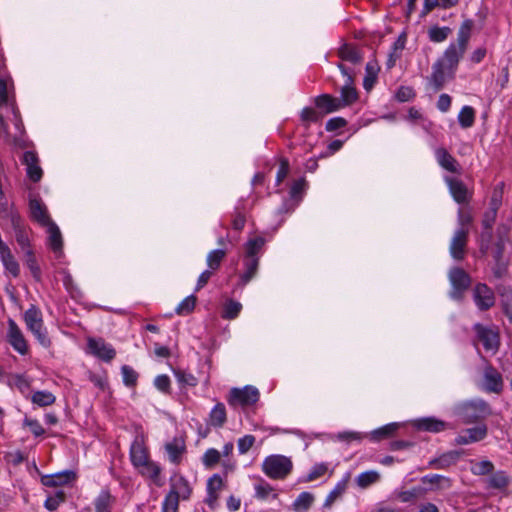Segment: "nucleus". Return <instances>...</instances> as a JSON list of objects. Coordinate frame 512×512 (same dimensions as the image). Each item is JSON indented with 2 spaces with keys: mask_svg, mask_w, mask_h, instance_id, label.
Instances as JSON below:
<instances>
[{
  "mask_svg": "<svg viewBox=\"0 0 512 512\" xmlns=\"http://www.w3.org/2000/svg\"><path fill=\"white\" fill-rule=\"evenodd\" d=\"M472 28L473 21L470 19L465 20L459 28L457 43L450 44L445 50L443 56L438 59L439 62L454 72L458 67L459 61L467 50Z\"/></svg>",
  "mask_w": 512,
  "mask_h": 512,
  "instance_id": "obj_1",
  "label": "nucleus"
},
{
  "mask_svg": "<svg viewBox=\"0 0 512 512\" xmlns=\"http://www.w3.org/2000/svg\"><path fill=\"white\" fill-rule=\"evenodd\" d=\"M489 405L485 401H470L461 404L456 414L463 424H472L490 415Z\"/></svg>",
  "mask_w": 512,
  "mask_h": 512,
  "instance_id": "obj_2",
  "label": "nucleus"
},
{
  "mask_svg": "<svg viewBox=\"0 0 512 512\" xmlns=\"http://www.w3.org/2000/svg\"><path fill=\"white\" fill-rule=\"evenodd\" d=\"M292 467L291 459L283 455L268 456L262 464L264 473L271 479L286 478L290 474Z\"/></svg>",
  "mask_w": 512,
  "mask_h": 512,
  "instance_id": "obj_3",
  "label": "nucleus"
},
{
  "mask_svg": "<svg viewBox=\"0 0 512 512\" xmlns=\"http://www.w3.org/2000/svg\"><path fill=\"white\" fill-rule=\"evenodd\" d=\"M24 321L28 329L35 335L40 344L44 347H48L51 342L46 333L43 331L41 312L36 306L32 305L24 313Z\"/></svg>",
  "mask_w": 512,
  "mask_h": 512,
  "instance_id": "obj_4",
  "label": "nucleus"
},
{
  "mask_svg": "<svg viewBox=\"0 0 512 512\" xmlns=\"http://www.w3.org/2000/svg\"><path fill=\"white\" fill-rule=\"evenodd\" d=\"M259 391L253 386L244 388H232L228 396V403L231 406H241L242 408L254 405L259 400Z\"/></svg>",
  "mask_w": 512,
  "mask_h": 512,
  "instance_id": "obj_5",
  "label": "nucleus"
},
{
  "mask_svg": "<svg viewBox=\"0 0 512 512\" xmlns=\"http://www.w3.org/2000/svg\"><path fill=\"white\" fill-rule=\"evenodd\" d=\"M449 280L452 285L450 292L451 298L461 300L464 292L468 290L471 285L472 279L470 275L460 267H453L449 271Z\"/></svg>",
  "mask_w": 512,
  "mask_h": 512,
  "instance_id": "obj_6",
  "label": "nucleus"
},
{
  "mask_svg": "<svg viewBox=\"0 0 512 512\" xmlns=\"http://www.w3.org/2000/svg\"><path fill=\"white\" fill-rule=\"evenodd\" d=\"M11 226L15 232V238L21 249L26 252L30 249L29 229L17 211L9 213Z\"/></svg>",
  "mask_w": 512,
  "mask_h": 512,
  "instance_id": "obj_7",
  "label": "nucleus"
},
{
  "mask_svg": "<svg viewBox=\"0 0 512 512\" xmlns=\"http://www.w3.org/2000/svg\"><path fill=\"white\" fill-rule=\"evenodd\" d=\"M468 237V228H458L455 231L450 243V254L453 259L460 261L465 258L467 253Z\"/></svg>",
  "mask_w": 512,
  "mask_h": 512,
  "instance_id": "obj_8",
  "label": "nucleus"
},
{
  "mask_svg": "<svg viewBox=\"0 0 512 512\" xmlns=\"http://www.w3.org/2000/svg\"><path fill=\"white\" fill-rule=\"evenodd\" d=\"M488 434V427L486 424H480L472 428L463 429L454 439L455 445H468L476 443L484 438Z\"/></svg>",
  "mask_w": 512,
  "mask_h": 512,
  "instance_id": "obj_9",
  "label": "nucleus"
},
{
  "mask_svg": "<svg viewBox=\"0 0 512 512\" xmlns=\"http://www.w3.org/2000/svg\"><path fill=\"white\" fill-rule=\"evenodd\" d=\"M473 300L480 311H487L495 305L494 292L484 283H478L474 287Z\"/></svg>",
  "mask_w": 512,
  "mask_h": 512,
  "instance_id": "obj_10",
  "label": "nucleus"
},
{
  "mask_svg": "<svg viewBox=\"0 0 512 512\" xmlns=\"http://www.w3.org/2000/svg\"><path fill=\"white\" fill-rule=\"evenodd\" d=\"M454 76L453 70L437 60L432 66V73L428 79L434 90L440 91L447 81L454 79Z\"/></svg>",
  "mask_w": 512,
  "mask_h": 512,
  "instance_id": "obj_11",
  "label": "nucleus"
},
{
  "mask_svg": "<svg viewBox=\"0 0 512 512\" xmlns=\"http://www.w3.org/2000/svg\"><path fill=\"white\" fill-rule=\"evenodd\" d=\"M87 345L92 355L105 362H111L116 356V350L102 338H89Z\"/></svg>",
  "mask_w": 512,
  "mask_h": 512,
  "instance_id": "obj_12",
  "label": "nucleus"
},
{
  "mask_svg": "<svg viewBox=\"0 0 512 512\" xmlns=\"http://www.w3.org/2000/svg\"><path fill=\"white\" fill-rule=\"evenodd\" d=\"M482 387L485 391L496 394L503 390L502 375L491 364L484 368Z\"/></svg>",
  "mask_w": 512,
  "mask_h": 512,
  "instance_id": "obj_13",
  "label": "nucleus"
},
{
  "mask_svg": "<svg viewBox=\"0 0 512 512\" xmlns=\"http://www.w3.org/2000/svg\"><path fill=\"white\" fill-rule=\"evenodd\" d=\"M478 340L483 344L486 351L496 352L499 349V334L480 323L474 325Z\"/></svg>",
  "mask_w": 512,
  "mask_h": 512,
  "instance_id": "obj_14",
  "label": "nucleus"
},
{
  "mask_svg": "<svg viewBox=\"0 0 512 512\" xmlns=\"http://www.w3.org/2000/svg\"><path fill=\"white\" fill-rule=\"evenodd\" d=\"M412 426L418 431L439 433L450 429V424L436 417H423L412 421Z\"/></svg>",
  "mask_w": 512,
  "mask_h": 512,
  "instance_id": "obj_15",
  "label": "nucleus"
},
{
  "mask_svg": "<svg viewBox=\"0 0 512 512\" xmlns=\"http://www.w3.org/2000/svg\"><path fill=\"white\" fill-rule=\"evenodd\" d=\"M22 163L26 166L28 178L33 182H39L43 176V171L39 165V158L34 151H26L22 157Z\"/></svg>",
  "mask_w": 512,
  "mask_h": 512,
  "instance_id": "obj_16",
  "label": "nucleus"
},
{
  "mask_svg": "<svg viewBox=\"0 0 512 512\" xmlns=\"http://www.w3.org/2000/svg\"><path fill=\"white\" fill-rule=\"evenodd\" d=\"M192 487L190 486L188 480L180 475L174 474L170 478V491L174 492V495L177 496L181 500H188L192 494Z\"/></svg>",
  "mask_w": 512,
  "mask_h": 512,
  "instance_id": "obj_17",
  "label": "nucleus"
},
{
  "mask_svg": "<svg viewBox=\"0 0 512 512\" xmlns=\"http://www.w3.org/2000/svg\"><path fill=\"white\" fill-rule=\"evenodd\" d=\"M8 324H9V332H8L9 343L20 354H22V355L27 354L28 345H27V342H26L21 330L19 329L17 324L12 319H10L8 321Z\"/></svg>",
  "mask_w": 512,
  "mask_h": 512,
  "instance_id": "obj_18",
  "label": "nucleus"
},
{
  "mask_svg": "<svg viewBox=\"0 0 512 512\" xmlns=\"http://www.w3.org/2000/svg\"><path fill=\"white\" fill-rule=\"evenodd\" d=\"M29 209L31 219L39 223L41 226H47L53 222L48 214L46 206L40 199H30Z\"/></svg>",
  "mask_w": 512,
  "mask_h": 512,
  "instance_id": "obj_19",
  "label": "nucleus"
},
{
  "mask_svg": "<svg viewBox=\"0 0 512 512\" xmlns=\"http://www.w3.org/2000/svg\"><path fill=\"white\" fill-rule=\"evenodd\" d=\"M462 452L451 450L441 454L439 457L433 458L429 461L428 467L433 469H447L450 466L455 465L459 458L461 457Z\"/></svg>",
  "mask_w": 512,
  "mask_h": 512,
  "instance_id": "obj_20",
  "label": "nucleus"
},
{
  "mask_svg": "<svg viewBox=\"0 0 512 512\" xmlns=\"http://www.w3.org/2000/svg\"><path fill=\"white\" fill-rule=\"evenodd\" d=\"M447 183L454 200L459 204L469 202L471 195L466 185L459 179L448 178Z\"/></svg>",
  "mask_w": 512,
  "mask_h": 512,
  "instance_id": "obj_21",
  "label": "nucleus"
},
{
  "mask_svg": "<svg viewBox=\"0 0 512 512\" xmlns=\"http://www.w3.org/2000/svg\"><path fill=\"white\" fill-rule=\"evenodd\" d=\"M435 155L439 165L451 172L459 174L461 171V167L458 161L443 147L436 149Z\"/></svg>",
  "mask_w": 512,
  "mask_h": 512,
  "instance_id": "obj_22",
  "label": "nucleus"
},
{
  "mask_svg": "<svg viewBox=\"0 0 512 512\" xmlns=\"http://www.w3.org/2000/svg\"><path fill=\"white\" fill-rule=\"evenodd\" d=\"M130 457L134 466L140 467L149 461L148 452L142 438L136 437L130 448Z\"/></svg>",
  "mask_w": 512,
  "mask_h": 512,
  "instance_id": "obj_23",
  "label": "nucleus"
},
{
  "mask_svg": "<svg viewBox=\"0 0 512 512\" xmlns=\"http://www.w3.org/2000/svg\"><path fill=\"white\" fill-rule=\"evenodd\" d=\"M223 480L222 477L218 474H214L212 477H210L207 481V493L208 497L205 500L206 504L214 508L218 498L219 494L218 492L222 490L223 488Z\"/></svg>",
  "mask_w": 512,
  "mask_h": 512,
  "instance_id": "obj_24",
  "label": "nucleus"
},
{
  "mask_svg": "<svg viewBox=\"0 0 512 512\" xmlns=\"http://www.w3.org/2000/svg\"><path fill=\"white\" fill-rule=\"evenodd\" d=\"M315 106L322 114H328L340 110L342 107L337 97L330 94H322L314 99Z\"/></svg>",
  "mask_w": 512,
  "mask_h": 512,
  "instance_id": "obj_25",
  "label": "nucleus"
},
{
  "mask_svg": "<svg viewBox=\"0 0 512 512\" xmlns=\"http://www.w3.org/2000/svg\"><path fill=\"white\" fill-rule=\"evenodd\" d=\"M421 482L423 484H431L433 487L431 490H449L452 487L453 481L451 478L439 475V474H430L425 475L421 478Z\"/></svg>",
  "mask_w": 512,
  "mask_h": 512,
  "instance_id": "obj_26",
  "label": "nucleus"
},
{
  "mask_svg": "<svg viewBox=\"0 0 512 512\" xmlns=\"http://www.w3.org/2000/svg\"><path fill=\"white\" fill-rule=\"evenodd\" d=\"M341 97L338 98L342 108L353 104L358 99V93L356 88L353 86V76H349V81L341 88Z\"/></svg>",
  "mask_w": 512,
  "mask_h": 512,
  "instance_id": "obj_27",
  "label": "nucleus"
},
{
  "mask_svg": "<svg viewBox=\"0 0 512 512\" xmlns=\"http://www.w3.org/2000/svg\"><path fill=\"white\" fill-rule=\"evenodd\" d=\"M75 478L72 471H64L62 473L47 475L42 477V484L47 487H57L69 483Z\"/></svg>",
  "mask_w": 512,
  "mask_h": 512,
  "instance_id": "obj_28",
  "label": "nucleus"
},
{
  "mask_svg": "<svg viewBox=\"0 0 512 512\" xmlns=\"http://www.w3.org/2000/svg\"><path fill=\"white\" fill-rule=\"evenodd\" d=\"M46 227H47V232L49 234V237H48L49 247L52 249V251L55 254H61L63 242H62L61 232H60L58 226L54 222H52V223L48 224Z\"/></svg>",
  "mask_w": 512,
  "mask_h": 512,
  "instance_id": "obj_29",
  "label": "nucleus"
},
{
  "mask_svg": "<svg viewBox=\"0 0 512 512\" xmlns=\"http://www.w3.org/2000/svg\"><path fill=\"white\" fill-rule=\"evenodd\" d=\"M338 55L343 61L352 64H358L362 61V55L359 49L352 44H343L338 50Z\"/></svg>",
  "mask_w": 512,
  "mask_h": 512,
  "instance_id": "obj_30",
  "label": "nucleus"
},
{
  "mask_svg": "<svg viewBox=\"0 0 512 512\" xmlns=\"http://www.w3.org/2000/svg\"><path fill=\"white\" fill-rule=\"evenodd\" d=\"M349 478L350 475L347 474L345 478L338 482L334 489L328 494L324 502L325 508H330L336 500L342 497V495L345 493L347 489Z\"/></svg>",
  "mask_w": 512,
  "mask_h": 512,
  "instance_id": "obj_31",
  "label": "nucleus"
},
{
  "mask_svg": "<svg viewBox=\"0 0 512 512\" xmlns=\"http://www.w3.org/2000/svg\"><path fill=\"white\" fill-rule=\"evenodd\" d=\"M141 470V473L150 478L151 480H153V482L157 485V486H162L163 483L161 482L160 480V473H161V469L158 465H156L155 463L151 462V461H147L145 462V464L143 465H140L139 467Z\"/></svg>",
  "mask_w": 512,
  "mask_h": 512,
  "instance_id": "obj_32",
  "label": "nucleus"
},
{
  "mask_svg": "<svg viewBox=\"0 0 512 512\" xmlns=\"http://www.w3.org/2000/svg\"><path fill=\"white\" fill-rule=\"evenodd\" d=\"M259 265L258 257H246L244 261L245 272L241 275L243 285L247 284L256 274Z\"/></svg>",
  "mask_w": 512,
  "mask_h": 512,
  "instance_id": "obj_33",
  "label": "nucleus"
},
{
  "mask_svg": "<svg viewBox=\"0 0 512 512\" xmlns=\"http://www.w3.org/2000/svg\"><path fill=\"white\" fill-rule=\"evenodd\" d=\"M165 448L169 454L170 460L173 463L178 464L181 460V455L185 451L184 443L178 439H174L172 442L167 443Z\"/></svg>",
  "mask_w": 512,
  "mask_h": 512,
  "instance_id": "obj_34",
  "label": "nucleus"
},
{
  "mask_svg": "<svg viewBox=\"0 0 512 512\" xmlns=\"http://www.w3.org/2000/svg\"><path fill=\"white\" fill-rule=\"evenodd\" d=\"M0 256L6 270L9 271L14 277H17L20 273V268L18 262L12 255L10 248L1 251Z\"/></svg>",
  "mask_w": 512,
  "mask_h": 512,
  "instance_id": "obj_35",
  "label": "nucleus"
},
{
  "mask_svg": "<svg viewBox=\"0 0 512 512\" xmlns=\"http://www.w3.org/2000/svg\"><path fill=\"white\" fill-rule=\"evenodd\" d=\"M510 484V478L505 471H497L488 480V486L493 489L503 490Z\"/></svg>",
  "mask_w": 512,
  "mask_h": 512,
  "instance_id": "obj_36",
  "label": "nucleus"
},
{
  "mask_svg": "<svg viewBox=\"0 0 512 512\" xmlns=\"http://www.w3.org/2000/svg\"><path fill=\"white\" fill-rule=\"evenodd\" d=\"M226 409L223 403H217L210 412V424L214 427H222L226 422Z\"/></svg>",
  "mask_w": 512,
  "mask_h": 512,
  "instance_id": "obj_37",
  "label": "nucleus"
},
{
  "mask_svg": "<svg viewBox=\"0 0 512 512\" xmlns=\"http://www.w3.org/2000/svg\"><path fill=\"white\" fill-rule=\"evenodd\" d=\"M115 499L108 491H102L95 501L96 512H111Z\"/></svg>",
  "mask_w": 512,
  "mask_h": 512,
  "instance_id": "obj_38",
  "label": "nucleus"
},
{
  "mask_svg": "<svg viewBox=\"0 0 512 512\" xmlns=\"http://www.w3.org/2000/svg\"><path fill=\"white\" fill-rule=\"evenodd\" d=\"M399 428L398 423H390L381 428L374 430L370 437L373 441H381L383 439L391 437Z\"/></svg>",
  "mask_w": 512,
  "mask_h": 512,
  "instance_id": "obj_39",
  "label": "nucleus"
},
{
  "mask_svg": "<svg viewBox=\"0 0 512 512\" xmlns=\"http://www.w3.org/2000/svg\"><path fill=\"white\" fill-rule=\"evenodd\" d=\"M425 492L426 489L422 487H413L410 490L398 492L397 498L403 503L415 502L419 498L423 497Z\"/></svg>",
  "mask_w": 512,
  "mask_h": 512,
  "instance_id": "obj_40",
  "label": "nucleus"
},
{
  "mask_svg": "<svg viewBox=\"0 0 512 512\" xmlns=\"http://www.w3.org/2000/svg\"><path fill=\"white\" fill-rule=\"evenodd\" d=\"M264 245H265V239L263 237H256V238L250 239L245 244L246 257H258V254L261 252Z\"/></svg>",
  "mask_w": 512,
  "mask_h": 512,
  "instance_id": "obj_41",
  "label": "nucleus"
},
{
  "mask_svg": "<svg viewBox=\"0 0 512 512\" xmlns=\"http://www.w3.org/2000/svg\"><path fill=\"white\" fill-rule=\"evenodd\" d=\"M34 404L40 407L50 406L55 403L56 397L48 391H36L31 398Z\"/></svg>",
  "mask_w": 512,
  "mask_h": 512,
  "instance_id": "obj_42",
  "label": "nucleus"
},
{
  "mask_svg": "<svg viewBox=\"0 0 512 512\" xmlns=\"http://www.w3.org/2000/svg\"><path fill=\"white\" fill-rule=\"evenodd\" d=\"M458 121L462 128H469L474 124L475 111L471 106H464L459 115Z\"/></svg>",
  "mask_w": 512,
  "mask_h": 512,
  "instance_id": "obj_43",
  "label": "nucleus"
},
{
  "mask_svg": "<svg viewBox=\"0 0 512 512\" xmlns=\"http://www.w3.org/2000/svg\"><path fill=\"white\" fill-rule=\"evenodd\" d=\"M225 257H226L225 250L217 249V250L211 251L207 256V265H208L209 269L212 271L218 270Z\"/></svg>",
  "mask_w": 512,
  "mask_h": 512,
  "instance_id": "obj_44",
  "label": "nucleus"
},
{
  "mask_svg": "<svg viewBox=\"0 0 512 512\" xmlns=\"http://www.w3.org/2000/svg\"><path fill=\"white\" fill-rule=\"evenodd\" d=\"M451 32L452 30L449 27L433 26L429 29L428 36L432 42L439 43L445 41Z\"/></svg>",
  "mask_w": 512,
  "mask_h": 512,
  "instance_id": "obj_45",
  "label": "nucleus"
},
{
  "mask_svg": "<svg viewBox=\"0 0 512 512\" xmlns=\"http://www.w3.org/2000/svg\"><path fill=\"white\" fill-rule=\"evenodd\" d=\"M322 117L323 114L321 112H318L311 107H305L300 114V119L306 127H308L310 123H316L320 121Z\"/></svg>",
  "mask_w": 512,
  "mask_h": 512,
  "instance_id": "obj_46",
  "label": "nucleus"
},
{
  "mask_svg": "<svg viewBox=\"0 0 512 512\" xmlns=\"http://www.w3.org/2000/svg\"><path fill=\"white\" fill-rule=\"evenodd\" d=\"M380 479V475L376 471H366L356 478V483L360 488H367L376 483Z\"/></svg>",
  "mask_w": 512,
  "mask_h": 512,
  "instance_id": "obj_47",
  "label": "nucleus"
},
{
  "mask_svg": "<svg viewBox=\"0 0 512 512\" xmlns=\"http://www.w3.org/2000/svg\"><path fill=\"white\" fill-rule=\"evenodd\" d=\"M314 501V496L309 492H302L295 500L293 506L297 511H306Z\"/></svg>",
  "mask_w": 512,
  "mask_h": 512,
  "instance_id": "obj_48",
  "label": "nucleus"
},
{
  "mask_svg": "<svg viewBox=\"0 0 512 512\" xmlns=\"http://www.w3.org/2000/svg\"><path fill=\"white\" fill-rule=\"evenodd\" d=\"M197 298L195 295H190L186 297L176 308V313L178 315H188L190 314L195 306H196Z\"/></svg>",
  "mask_w": 512,
  "mask_h": 512,
  "instance_id": "obj_49",
  "label": "nucleus"
},
{
  "mask_svg": "<svg viewBox=\"0 0 512 512\" xmlns=\"http://www.w3.org/2000/svg\"><path fill=\"white\" fill-rule=\"evenodd\" d=\"M221 455L222 454L214 448L208 449L202 457V462L206 468H213L220 462Z\"/></svg>",
  "mask_w": 512,
  "mask_h": 512,
  "instance_id": "obj_50",
  "label": "nucleus"
},
{
  "mask_svg": "<svg viewBox=\"0 0 512 512\" xmlns=\"http://www.w3.org/2000/svg\"><path fill=\"white\" fill-rule=\"evenodd\" d=\"M242 305L234 300H229L224 306L222 317L224 319H235L240 313Z\"/></svg>",
  "mask_w": 512,
  "mask_h": 512,
  "instance_id": "obj_51",
  "label": "nucleus"
},
{
  "mask_svg": "<svg viewBox=\"0 0 512 512\" xmlns=\"http://www.w3.org/2000/svg\"><path fill=\"white\" fill-rule=\"evenodd\" d=\"M180 500L174 492H168L162 504V512H178Z\"/></svg>",
  "mask_w": 512,
  "mask_h": 512,
  "instance_id": "obj_52",
  "label": "nucleus"
},
{
  "mask_svg": "<svg viewBox=\"0 0 512 512\" xmlns=\"http://www.w3.org/2000/svg\"><path fill=\"white\" fill-rule=\"evenodd\" d=\"M121 371L124 384L128 387L136 386L139 377L138 373L128 365L122 366Z\"/></svg>",
  "mask_w": 512,
  "mask_h": 512,
  "instance_id": "obj_53",
  "label": "nucleus"
},
{
  "mask_svg": "<svg viewBox=\"0 0 512 512\" xmlns=\"http://www.w3.org/2000/svg\"><path fill=\"white\" fill-rule=\"evenodd\" d=\"M25 255H26V265H27V267L30 269L33 277L37 281H39L40 277H41V270H40V267L37 264V260H36V257L34 255V253L32 252V250H27L25 252Z\"/></svg>",
  "mask_w": 512,
  "mask_h": 512,
  "instance_id": "obj_54",
  "label": "nucleus"
},
{
  "mask_svg": "<svg viewBox=\"0 0 512 512\" xmlns=\"http://www.w3.org/2000/svg\"><path fill=\"white\" fill-rule=\"evenodd\" d=\"M66 499V495L63 491H58L54 496H49L45 503H44V506L47 510L49 511H54L58 508V506L64 502Z\"/></svg>",
  "mask_w": 512,
  "mask_h": 512,
  "instance_id": "obj_55",
  "label": "nucleus"
},
{
  "mask_svg": "<svg viewBox=\"0 0 512 512\" xmlns=\"http://www.w3.org/2000/svg\"><path fill=\"white\" fill-rule=\"evenodd\" d=\"M494 471V465L489 460H483L478 462L474 468H472V472L475 475H488Z\"/></svg>",
  "mask_w": 512,
  "mask_h": 512,
  "instance_id": "obj_56",
  "label": "nucleus"
},
{
  "mask_svg": "<svg viewBox=\"0 0 512 512\" xmlns=\"http://www.w3.org/2000/svg\"><path fill=\"white\" fill-rule=\"evenodd\" d=\"M306 187V181L304 178H300L293 182L290 189V196L293 199L299 201L301 199V195L304 192Z\"/></svg>",
  "mask_w": 512,
  "mask_h": 512,
  "instance_id": "obj_57",
  "label": "nucleus"
},
{
  "mask_svg": "<svg viewBox=\"0 0 512 512\" xmlns=\"http://www.w3.org/2000/svg\"><path fill=\"white\" fill-rule=\"evenodd\" d=\"M255 491H256V497L260 499H266L269 494L273 491V487L261 479L256 485H255Z\"/></svg>",
  "mask_w": 512,
  "mask_h": 512,
  "instance_id": "obj_58",
  "label": "nucleus"
},
{
  "mask_svg": "<svg viewBox=\"0 0 512 512\" xmlns=\"http://www.w3.org/2000/svg\"><path fill=\"white\" fill-rule=\"evenodd\" d=\"M364 437H366L365 434H362L360 432H355V431L340 432L336 436V438L338 440L344 441L347 443H350L352 441H361Z\"/></svg>",
  "mask_w": 512,
  "mask_h": 512,
  "instance_id": "obj_59",
  "label": "nucleus"
},
{
  "mask_svg": "<svg viewBox=\"0 0 512 512\" xmlns=\"http://www.w3.org/2000/svg\"><path fill=\"white\" fill-rule=\"evenodd\" d=\"M255 437L253 435H245L238 440V450L240 454L247 453L254 445Z\"/></svg>",
  "mask_w": 512,
  "mask_h": 512,
  "instance_id": "obj_60",
  "label": "nucleus"
},
{
  "mask_svg": "<svg viewBox=\"0 0 512 512\" xmlns=\"http://www.w3.org/2000/svg\"><path fill=\"white\" fill-rule=\"evenodd\" d=\"M177 380L184 385L196 386L197 379L192 375L181 370L174 371Z\"/></svg>",
  "mask_w": 512,
  "mask_h": 512,
  "instance_id": "obj_61",
  "label": "nucleus"
},
{
  "mask_svg": "<svg viewBox=\"0 0 512 512\" xmlns=\"http://www.w3.org/2000/svg\"><path fill=\"white\" fill-rule=\"evenodd\" d=\"M24 425L29 427L34 436L39 437L45 433L44 428L36 419L25 418Z\"/></svg>",
  "mask_w": 512,
  "mask_h": 512,
  "instance_id": "obj_62",
  "label": "nucleus"
},
{
  "mask_svg": "<svg viewBox=\"0 0 512 512\" xmlns=\"http://www.w3.org/2000/svg\"><path fill=\"white\" fill-rule=\"evenodd\" d=\"M415 96V92L411 87L401 86L397 93L396 98L400 102H407Z\"/></svg>",
  "mask_w": 512,
  "mask_h": 512,
  "instance_id": "obj_63",
  "label": "nucleus"
},
{
  "mask_svg": "<svg viewBox=\"0 0 512 512\" xmlns=\"http://www.w3.org/2000/svg\"><path fill=\"white\" fill-rule=\"evenodd\" d=\"M327 470H328V467L324 463L315 465L312 468V470L310 471V473L308 474L307 481L316 480L317 478L323 476L327 472Z\"/></svg>",
  "mask_w": 512,
  "mask_h": 512,
  "instance_id": "obj_64",
  "label": "nucleus"
}]
</instances>
